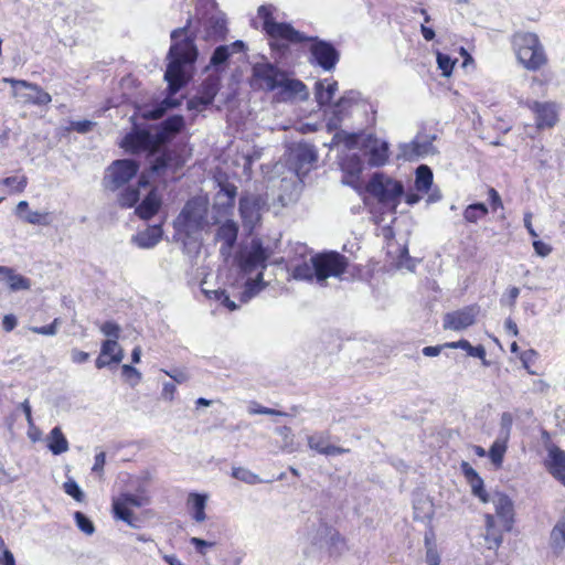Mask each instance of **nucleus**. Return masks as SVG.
Returning <instances> with one entry per match:
<instances>
[{"label":"nucleus","instance_id":"nucleus-57","mask_svg":"<svg viewBox=\"0 0 565 565\" xmlns=\"http://www.w3.org/2000/svg\"><path fill=\"white\" fill-rule=\"evenodd\" d=\"M94 125L95 124L90 120L72 121L71 129H73L79 134H86L92 130Z\"/></svg>","mask_w":565,"mask_h":565},{"label":"nucleus","instance_id":"nucleus-47","mask_svg":"<svg viewBox=\"0 0 565 565\" xmlns=\"http://www.w3.org/2000/svg\"><path fill=\"white\" fill-rule=\"evenodd\" d=\"M468 483L471 488V492L473 493V495L479 498L481 502L488 503L491 494L487 493V491L484 490V484H483L482 478L478 477L473 480H470Z\"/></svg>","mask_w":565,"mask_h":565},{"label":"nucleus","instance_id":"nucleus-45","mask_svg":"<svg viewBox=\"0 0 565 565\" xmlns=\"http://www.w3.org/2000/svg\"><path fill=\"white\" fill-rule=\"evenodd\" d=\"M115 499L117 500L118 508H121L122 504H126L132 509L141 508L147 503V500L143 497L131 494V493H122Z\"/></svg>","mask_w":565,"mask_h":565},{"label":"nucleus","instance_id":"nucleus-10","mask_svg":"<svg viewBox=\"0 0 565 565\" xmlns=\"http://www.w3.org/2000/svg\"><path fill=\"white\" fill-rule=\"evenodd\" d=\"M366 190L393 213H395L404 191L401 182L395 181L383 173H375L371 178Z\"/></svg>","mask_w":565,"mask_h":565},{"label":"nucleus","instance_id":"nucleus-38","mask_svg":"<svg viewBox=\"0 0 565 565\" xmlns=\"http://www.w3.org/2000/svg\"><path fill=\"white\" fill-rule=\"evenodd\" d=\"M433 183V172L427 166H419L416 170V189L420 192H428Z\"/></svg>","mask_w":565,"mask_h":565},{"label":"nucleus","instance_id":"nucleus-64","mask_svg":"<svg viewBox=\"0 0 565 565\" xmlns=\"http://www.w3.org/2000/svg\"><path fill=\"white\" fill-rule=\"evenodd\" d=\"M88 358H89V354L87 352H84V351H81L77 349H73L71 352V359L76 364L86 362L88 360Z\"/></svg>","mask_w":565,"mask_h":565},{"label":"nucleus","instance_id":"nucleus-7","mask_svg":"<svg viewBox=\"0 0 565 565\" xmlns=\"http://www.w3.org/2000/svg\"><path fill=\"white\" fill-rule=\"evenodd\" d=\"M142 194L145 198L136 209V214L143 220H148L158 212L161 205V200L157 191L150 188L145 175L139 178L138 185L136 188L131 185L127 186L119 194L118 202L124 207H131L140 200Z\"/></svg>","mask_w":565,"mask_h":565},{"label":"nucleus","instance_id":"nucleus-20","mask_svg":"<svg viewBox=\"0 0 565 565\" xmlns=\"http://www.w3.org/2000/svg\"><path fill=\"white\" fill-rule=\"evenodd\" d=\"M477 313L478 309L476 307H467L449 312L444 318V328L455 331L467 329L475 323Z\"/></svg>","mask_w":565,"mask_h":565},{"label":"nucleus","instance_id":"nucleus-25","mask_svg":"<svg viewBox=\"0 0 565 565\" xmlns=\"http://www.w3.org/2000/svg\"><path fill=\"white\" fill-rule=\"evenodd\" d=\"M545 467L548 472L565 486V451L558 447L548 448V455L545 460Z\"/></svg>","mask_w":565,"mask_h":565},{"label":"nucleus","instance_id":"nucleus-54","mask_svg":"<svg viewBox=\"0 0 565 565\" xmlns=\"http://www.w3.org/2000/svg\"><path fill=\"white\" fill-rule=\"evenodd\" d=\"M100 331L106 337L109 338L108 340H116L117 341V339L119 338V333H120V327L117 323L113 322V321H107V322L102 324Z\"/></svg>","mask_w":565,"mask_h":565},{"label":"nucleus","instance_id":"nucleus-51","mask_svg":"<svg viewBox=\"0 0 565 565\" xmlns=\"http://www.w3.org/2000/svg\"><path fill=\"white\" fill-rule=\"evenodd\" d=\"M122 376L126 381L134 387L139 384L141 381V373L134 366L129 364H124L121 366Z\"/></svg>","mask_w":565,"mask_h":565},{"label":"nucleus","instance_id":"nucleus-50","mask_svg":"<svg viewBox=\"0 0 565 565\" xmlns=\"http://www.w3.org/2000/svg\"><path fill=\"white\" fill-rule=\"evenodd\" d=\"M457 60H452L450 56L437 53V64L441 74L446 77L450 76L452 73L454 65Z\"/></svg>","mask_w":565,"mask_h":565},{"label":"nucleus","instance_id":"nucleus-48","mask_svg":"<svg viewBox=\"0 0 565 565\" xmlns=\"http://www.w3.org/2000/svg\"><path fill=\"white\" fill-rule=\"evenodd\" d=\"M49 216L47 212L30 211L25 214L23 221L32 225H49Z\"/></svg>","mask_w":565,"mask_h":565},{"label":"nucleus","instance_id":"nucleus-14","mask_svg":"<svg viewBox=\"0 0 565 565\" xmlns=\"http://www.w3.org/2000/svg\"><path fill=\"white\" fill-rule=\"evenodd\" d=\"M267 200L257 193H245L239 199V213L245 227L253 230L260 221Z\"/></svg>","mask_w":565,"mask_h":565},{"label":"nucleus","instance_id":"nucleus-15","mask_svg":"<svg viewBox=\"0 0 565 565\" xmlns=\"http://www.w3.org/2000/svg\"><path fill=\"white\" fill-rule=\"evenodd\" d=\"M313 545L328 547L332 553L341 554L345 550L344 537L333 527L326 523H319L315 531L309 534Z\"/></svg>","mask_w":565,"mask_h":565},{"label":"nucleus","instance_id":"nucleus-3","mask_svg":"<svg viewBox=\"0 0 565 565\" xmlns=\"http://www.w3.org/2000/svg\"><path fill=\"white\" fill-rule=\"evenodd\" d=\"M494 514L484 515V544L489 550H498L503 542V532H510L514 524L515 511L512 499L502 492H493L489 498Z\"/></svg>","mask_w":565,"mask_h":565},{"label":"nucleus","instance_id":"nucleus-49","mask_svg":"<svg viewBox=\"0 0 565 565\" xmlns=\"http://www.w3.org/2000/svg\"><path fill=\"white\" fill-rule=\"evenodd\" d=\"M74 519L77 527L86 535H92L95 532L93 522L84 513L75 512Z\"/></svg>","mask_w":565,"mask_h":565},{"label":"nucleus","instance_id":"nucleus-8","mask_svg":"<svg viewBox=\"0 0 565 565\" xmlns=\"http://www.w3.org/2000/svg\"><path fill=\"white\" fill-rule=\"evenodd\" d=\"M207 206L209 200L205 196L189 200L174 220L177 233L191 238L209 226Z\"/></svg>","mask_w":565,"mask_h":565},{"label":"nucleus","instance_id":"nucleus-22","mask_svg":"<svg viewBox=\"0 0 565 565\" xmlns=\"http://www.w3.org/2000/svg\"><path fill=\"white\" fill-rule=\"evenodd\" d=\"M278 97L280 100H291L295 98L306 99L308 97V90L306 85L296 78H291L285 72L282 75V81L279 82L278 88Z\"/></svg>","mask_w":565,"mask_h":565},{"label":"nucleus","instance_id":"nucleus-58","mask_svg":"<svg viewBox=\"0 0 565 565\" xmlns=\"http://www.w3.org/2000/svg\"><path fill=\"white\" fill-rule=\"evenodd\" d=\"M533 248L536 255L541 257H546L552 253V246L542 241H534Z\"/></svg>","mask_w":565,"mask_h":565},{"label":"nucleus","instance_id":"nucleus-61","mask_svg":"<svg viewBox=\"0 0 565 565\" xmlns=\"http://www.w3.org/2000/svg\"><path fill=\"white\" fill-rule=\"evenodd\" d=\"M175 390L177 388L173 383H170V382L163 383L161 397L166 401L171 402L174 398Z\"/></svg>","mask_w":565,"mask_h":565},{"label":"nucleus","instance_id":"nucleus-62","mask_svg":"<svg viewBox=\"0 0 565 565\" xmlns=\"http://www.w3.org/2000/svg\"><path fill=\"white\" fill-rule=\"evenodd\" d=\"M105 462H106V455H105V452L100 451V452L96 454L95 455V462H94V466L92 468L93 472L102 473L103 469H104V466H105Z\"/></svg>","mask_w":565,"mask_h":565},{"label":"nucleus","instance_id":"nucleus-33","mask_svg":"<svg viewBox=\"0 0 565 565\" xmlns=\"http://www.w3.org/2000/svg\"><path fill=\"white\" fill-rule=\"evenodd\" d=\"M47 448L54 455H61L68 450V441L60 427H54L46 437Z\"/></svg>","mask_w":565,"mask_h":565},{"label":"nucleus","instance_id":"nucleus-55","mask_svg":"<svg viewBox=\"0 0 565 565\" xmlns=\"http://www.w3.org/2000/svg\"><path fill=\"white\" fill-rule=\"evenodd\" d=\"M60 324V320L57 318H55L53 320V322L49 326H43V327H31L30 330L33 332V333H36V334H43V335H54L56 334L57 332V327Z\"/></svg>","mask_w":565,"mask_h":565},{"label":"nucleus","instance_id":"nucleus-43","mask_svg":"<svg viewBox=\"0 0 565 565\" xmlns=\"http://www.w3.org/2000/svg\"><path fill=\"white\" fill-rule=\"evenodd\" d=\"M0 184L9 188L10 193H21L28 185V178L25 175H13L0 180Z\"/></svg>","mask_w":565,"mask_h":565},{"label":"nucleus","instance_id":"nucleus-4","mask_svg":"<svg viewBox=\"0 0 565 565\" xmlns=\"http://www.w3.org/2000/svg\"><path fill=\"white\" fill-rule=\"evenodd\" d=\"M182 127L183 118L181 116L168 118L161 128H154L153 131L135 127L130 134L126 135L120 146L132 153L148 151L154 156L159 152L161 145L179 132Z\"/></svg>","mask_w":565,"mask_h":565},{"label":"nucleus","instance_id":"nucleus-30","mask_svg":"<svg viewBox=\"0 0 565 565\" xmlns=\"http://www.w3.org/2000/svg\"><path fill=\"white\" fill-rule=\"evenodd\" d=\"M401 150L402 156L406 160H416L430 153L433 151V143L427 140L422 141L419 138H416L414 141L403 145Z\"/></svg>","mask_w":565,"mask_h":565},{"label":"nucleus","instance_id":"nucleus-23","mask_svg":"<svg viewBox=\"0 0 565 565\" xmlns=\"http://www.w3.org/2000/svg\"><path fill=\"white\" fill-rule=\"evenodd\" d=\"M218 186L220 189L214 198V207L226 215L234 207L237 188L230 182H220Z\"/></svg>","mask_w":565,"mask_h":565},{"label":"nucleus","instance_id":"nucleus-18","mask_svg":"<svg viewBox=\"0 0 565 565\" xmlns=\"http://www.w3.org/2000/svg\"><path fill=\"white\" fill-rule=\"evenodd\" d=\"M362 147L371 166L380 167L387 161L388 143L386 141L369 135L363 139Z\"/></svg>","mask_w":565,"mask_h":565},{"label":"nucleus","instance_id":"nucleus-46","mask_svg":"<svg viewBox=\"0 0 565 565\" xmlns=\"http://www.w3.org/2000/svg\"><path fill=\"white\" fill-rule=\"evenodd\" d=\"M275 431L277 435L281 436L284 439V444L281 447L282 450H285L287 452H292L296 450L295 443H294V435L289 427L281 426V427L276 428Z\"/></svg>","mask_w":565,"mask_h":565},{"label":"nucleus","instance_id":"nucleus-16","mask_svg":"<svg viewBox=\"0 0 565 565\" xmlns=\"http://www.w3.org/2000/svg\"><path fill=\"white\" fill-rule=\"evenodd\" d=\"M220 76H207L200 86L199 96L188 102V109L193 111H202L211 105L220 90Z\"/></svg>","mask_w":565,"mask_h":565},{"label":"nucleus","instance_id":"nucleus-60","mask_svg":"<svg viewBox=\"0 0 565 565\" xmlns=\"http://www.w3.org/2000/svg\"><path fill=\"white\" fill-rule=\"evenodd\" d=\"M460 469H461V472L463 473L467 482L480 477L479 473L466 461H463L461 463Z\"/></svg>","mask_w":565,"mask_h":565},{"label":"nucleus","instance_id":"nucleus-19","mask_svg":"<svg viewBox=\"0 0 565 565\" xmlns=\"http://www.w3.org/2000/svg\"><path fill=\"white\" fill-rule=\"evenodd\" d=\"M245 50L246 45L241 40L231 44L220 45L213 51L209 67H214L216 71H223L234 54L242 53Z\"/></svg>","mask_w":565,"mask_h":565},{"label":"nucleus","instance_id":"nucleus-53","mask_svg":"<svg viewBox=\"0 0 565 565\" xmlns=\"http://www.w3.org/2000/svg\"><path fill=\"white\" fill-rule=\"evenodd\" d=\"M64 491L74 498L77 502H82L84 500V493L73 479L67 480L63 484Z\"/></svg>","mask_w":565,"mask_h":565},{"label":"nucleus","instance_id":"nucleus-21","mask_svg":"<svg viewBox=\"0 0 565 565\" xmlns=\"http://www.w3.org/2000/svg\"><path fill=\"white\" fill-rule=\"evenodd\" d=\"M310 51L315 62L326 71H331L339 60L335 49L323 41L315 42Z\"/></svg>","mask_w":565,"mask_h":565},{"label":"nucleus","instance_id":"nucleus-5","mask_svg":"<svg viewBox=\"0 0 565 565\" xmlns=\"http://www.w3.org/2000/svg\"><path fill=\"white\" fill-rule=\"evenodd\" d=\"M280 12L273 4H263L257 10L254 25L258 24L270 39L274 49L282 50L291 43H300L309 40L302 33L295 30L290 24L280 21Z\"/></svg>","mask_w":565,"mask_h":565},{"label":"nucleus","instance_id":"nucleus-6","mask_svg":"<svg viewBox=\"0 0 565 565\" xmlns=\"http://www.w3.org/2000/svg\"><path fill=\"white\" fill-rule=\"evenodd\" d=\"M348 267L347 258L339 253H324L296 265L291 275L297 280H312L322 284L329 277L341 276Z\"/></svg>","mask_w":565,"mask_h":565},{"label":"nucleus","instance_id":"nucleus-2","mask_svg":"<svg viewBox=\"0 0 565 565\" xmlns=\"http://www.w3.org/2000/svg\"><path fill=\"white\" fill-rule=\"evenodd\" d=\"M270 255L271 252L255 238L239 252L237 264L243 278H245L244 290L239 297L241 302L249 301L266 287L263 271L267 267Z\"/></svg>","mask_w":565,"mask_h":565},{"label":"nucleus","instance_id":"nucleus-32","mask_svg":"<svg viewBox=\"0 0 565 565\" xmlns=\"http://www.w3.org/2000/svg\"><path fill=\"white\" fill-rule=\"evenodd\" d=\"M207 494L190 493L188 497V505L192 512V516L196 522H203L206 519L205 507L207 502Z\"/></svg>","mask_w":565,"mask_h":565},{"label":"nucleus","instance_id":"nucleus-9","mask_svg":"<svg viewBox=\"0 0 565 565\" xmlns=\"http://www.w3.org/2000/svg\"><path fill=\"white\" fill-rule=\"evenodd\" d=\"M513 47L519 63L529 71H537L547 62L544 47L535 33H516Z\"/></svg>","mask_w":565,"mask_h":565},{"label":"nucleus","instance_id":"nucleus-27","mask_svg":"<svg viewBox=\"0 0 565 565\" xmlns=\"http://www.w3.org/2000/svg\"><path fill=\"white\" fill-rule=\"evenodd\" d=\"M162 228L159 225L149 226L131 237V242L142 249L154 247L162 238Z\"/></svg>","mask_w":565,"mask_h":565},{"label":"nucleus","instance_id":"nucleus-12","mask_svg":"<svg viewBox=\"0 0 565 565\" xmlns=\"http://www.w3.org/2000/svg\"><path fill=\"white\" fill-rule=\"evenodd\" d=\"M284 73L270 63H256L252 70L250 86L258 90H276Z\"/></svg>","mask_w":565,"mask_h":565},{"label":"nucleus","instance_id":"nucleus-13","mask_svg":"<svg viewBox=\"0 0 565 565\" xmlns=\"http://www.w3.org/2000/svg\"><path fill=\"white\" fill-rule=\"evenodd\" d=\"M138 169V164L129 159H121L113 162L106 171V188L111 191L120 189L137 174Z\"/></svg>","mask_w":565,"mask_h":565},{"label":"nucleus","instance_id":"nucleus-26","mask_svg":"<svg viewBox=\"0 0 565 565\" xmlns=\"http://www.w3.org/2000/svg\"><path fill=\"white\" fill-rule=\"evenodd\" d=\"M532 110L536 115L539 128H551L557 121V106L554 103H533Z\"/></svg>","mask_w":565,"mask_h":565},{"label":"nucleus","instance_id":"nucleus-41","mask_svg":"<svg viewBox=\"0 0 565 565\" xmlns=\"http://www.w3.org/2000/svg\"><path fill=\"white\" fill-rule=\"evenodd\" d=\"M308 446L310 449L319 454L326 455L329 447V435L327 433H316L308 436Z\"/></svg>","mask_w":565,"mask_h":565},{"label":"nucleus","instance_id":"nucleus-11","mask_svg":"<svg viewBox=\"0 0 565 565\" xmlns=\"http://www.w3.org/2000/svg\"><path fill=\"white\" fill-rule=\"evenodd\" d=\"M2 82L11 84L13 88L12 95L25 104L44 106L52 102L51 95L38 84L9 77H3Z\"/></svg>","mask_w":565,"mask_h":565},{"label":"nucleus","instance_id":"nucleus-44","mask_svg":"<svg viewBox=\"0 0 565 565\" xmlns=\"http://www.w3.org/2000/svg\"><path fill=\"white\" fill-rule=\"evenodd\" d=\"M426 563L428 565H440V556L433 540V534L425 535Z\"/></svg>","mask_w":565,"mask_h":565},{"label":"nucleus","instance_id":"nucleus-34","mask_svg":"<svg viewBox=\"0 0 565 565\" xmlns=\"http://www.w3.org/2000/svg\"><path fill=\"white\" fill-rule=\"evenodd\" d=\"M445 348L462 349L468 355L482 360L483 365H488L486 360V349L482 345L472 347L467 340H459L456 342H447L444 344Z\"/></svg>","mask_w":565,"mask_h":565},{"label":"nucleus","instance_id":"nucleus-1","mask_svg":"<svg viewBox=\"0 0 565 565\" xmlns=\"http://www.w3.org/2000/svg\"><path fill=\"white\" fill-rule=\"evenodd\" d=\"M227 31L225 15L217 9L215 0H199L196 18H190L185 26L171 32L172 44L164 73V79L168 82V96L154 109L143 110L141 114L143 118L158 119L168 109L180 105V100L174 95L188 82L191 68L198 57L194 40L215 43L223 41Z\"/></svg>","mask_w":565,"mask_h":565},{"label":"nucleus","instance_id":"nucleus-35","mask_svg":"<svg viewBox=\"0 0 565 565\" xmlns=\"http://www.w3.org/2000/svg\"><path fill=\"white\" fill-rule=\"evenodd\" d=\"M3 280L8 282L12 291L28 290L31 287V282L28 278L14 273V270L10 267L9 273H6L3 276Z\"/></svg>","mask_w":565,"mask_h":565},{"label":"nucleus","instance_id":"nucleus-29","mask_svg":"<svg viewBox=\"0 0 565 565\" xmlns=\"http://www.w3.org/2000/svg\"><path fill=\"white\" fill-rule=\"evenodd\" d=\"M238 226L234 221L227 220L216 232V238L223 243L221 247L222 254H227L237 239Z\"/></svg>","mask_w":565,"mask_h":565},{"label":"nucleus","instance_id":"nucleus-28","mask_svg":"<svg viewBox=\"0 0 565 565\" xmlns=\"http://www.w3.org/2000/svg\"><path fill=\"white\" fill-rule=\"evenodd\" d=\"M356 97L353 92L343 95L332 107V116L328 119L327 126L329 130H335L342 118L345 116L348 108L355 102Z\"/></svg>","mask_w":565,"mask_h":565},{"label":"nucleus","instance_id":"nucleus-52","mask_svg":"<svg viewBox=\"0 0 565 565\" xmlns=\"http://www.w3.org/2000/svg\"><path fill=\"white\" fill-rule=\"evenodd\" d=\"M171 156L168 152L159 153L151 162V170L156 173H161L170 166Z\"/></svg>","mask_w":565,"mask_h":565},{"label":"nucleus","instance_id":"nucleus-56","mask_svg":"<svg viewBox=\"0 0 565 565\" xmlns=\"http://www.w3.org/2000/svg\"><path fill=\"white\" fill-rule=\"evenodd\" d=\"M248 413H249V414H252V415H255V414H260V415H277V416L286 415V414H285V413H282V412H279V411H276V409H273V408H268V407L260 406V405H258L257 403H253V404L248 407Z\"/></svg>","mask_w":565,"mask_h":565},{"label":"nucleus","instance_id":"nucleus-59","mask_svg":"<svg viewBox=\"0 0 565 565\" xmlns=\"http://www.w3.org/2000/svg\"><path fill=\"white\" fill-rule=\"evenodd\" d=\"M488 194H489V200H490V203H491V206H492L493 211L503 207V203H502L501 196L499 195V193H498V191L495 189L490 188L489 191H488Z\"/></svg>","mask_w":565,"mask_h":565},{"label":"nucleus","instance_id":"nucleus-24","mask_svg":"<svg viewBox=\"0 0 565 565\" xmlns=\"http://www.w3.org/2000/svg\"><path fill=\"white\" fill-rule=\"evenodd\" d=\"M124 359V350L116 340H106L102 343L100 353L96 359V367L104 369L111 363H120Z\"/></svg>","mask_w":565,"mask_h":565},{"label":"nucleus","instance_id":"nucleus-63","mask_svg":"<svg viewBox=\"0 0 565 565\" xmlns=\"http://www.w3.org/2000/svg\"><path fill=\"white\" fill-rule=\"evenodd\" d=\"M191 544L195 546L196 551L204 555L205 554V548L206 547H211L213 546V543L212 542H207V541H204L202 539H199V537H192L191 539Z\"/></svg>","mask_w":565,"mask_h":565},{"label":"nucleus","instance_id":"nucleus-42","mask_svg":"<svg viewBox=\"0 0 565 565\" xmlns=\"http://www.w3.org/2000/svg\"><path fill=\"white\" fill-rule=\"evenodd\" d=\"M488 214V207L483 203L470 204L463 211V217L469 223H476Z\"/></svg>","mask_w":565,"mask_h":565},{"label":"nucleus","instance_id":"nucleus-17","mask_svg":"<svg viewBox=\"0 0 565 565\" xmlns=\"http://www.w3.org/2000/svg\"><path fill=\"white\" fill-rule=\"evenodd\" d=\"M289 160L300 179L310 171L312 164L317 161V152L310 145L298 143L290 150Z\"/></svg>","mask_w":565,"mask_h":565},{"label":"nucleus","instance_id":"nucleus-36","mask_svg":"<svg viewBox=\"0 0 565 565\" xmlns=\"http://www.w3.org/2000/svg\"><path fill=\"white\" fill-rule=\"evenodd\" d=\"M231 476L246 484H249V486H255V484L263 482V480L260 479V477L258 475H256L248 468L241 467V466L232 467Z\"/></svg>","mask_w":565,"mask_h":565},{"label":"nucleus","instance_id":"nucleus-39","mask_svg":"<svg viewBox=\"0 0 565 565\" xmlns=\"http://www.w3.org/2000/svg\"><path fill=\"white\" fill-rule=\"evenodd\" d=\"M113 513L115 519L121 520L126 522L131 527H137V519L134 515L132 508L122 504L121 508H118L117 500L114 498L113 500Z\"/></svg>","mask_w":565,"mask_h":565},{"label":"nucleus","instance_id":"nucleus-31","mask_svg":"<svg viewBox=\"0 0 565 565\" xmlns=\"http://www.w3.org/2000/svg\"><path fill=\"white\" fill-rule=\"evenodd\" d=\"M338 90L335 81L323 79L316 83L315 95L319 105H327Z\"/></svg>","mask_w":565,"mask_h":565},{"label":"nucleus","instance_id":"nucleus-40","mask_svg":"<svg viewBox=\"0 0 565 565\" xmlns=\"http://www.w3.org/2000/svg\"><path fill=\"white\" fill-rule=\"evenodd\" d=\"M507 451V437L504 439H497L490 447L489 457L491 462L497 467H501Z\"/></svg>","mask_w":565,"mask_h":565},{"label":"nucleus","instance_id":"nucleus-37","mask_svg":"<svg viewBox=\"0 0 565 565\" xmlns=\"http://www.w3.org/2000/svg\"><path fill=\"white\" fill-rule=\"evenodd\" d=\"M551 546L555 554H561L565 548V522H558L551 533Z\"/></svg>","mask_w":565,"mask_h":565}]
</instances>
